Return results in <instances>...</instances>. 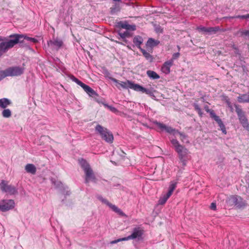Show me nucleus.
<instances>
[{"mask_svg": "<svg viewBox=\"0 0 249 249\" xmlns=\"http://www.w3.org/2000/svg\"><path fill=\"white\" fill-rule=\"evenodd\" d=\"M112 81L114 82L116 86L118 88H122L123 89H131L136 92H140L142 93L147 92V90L145 88L141 86L139 84H136L134 82L129 81L126 80L124 82H119L117 80L112 78Z\"/></svg>", "mask_w": 249, "mask_h": 249, "instance_id": "f257e3e1", "label": "nucleus"}, {"mask_svg": "<svg viewBox=\"0 0 249 249\" xmlns=\"http://www.w3.org/2000/svg\"><path fill=\"white\" fill-rule=\"evenodd\" d=\"M170 141L174 146L176 152L178 154L180 162L183 166L186 164V161L188 160L187 155L188 154V150L182 145L179 143L178 141L174 138H170Z\"/></svg>", "mask_w": 249, "mask_h": 249, "instance_id": "f03ea898", "label": "nucleus"}, {"mask_svg": "<svg viewBox=\"0 0 249 249\" xmlns=\"http://www.w3.org/2000/svg\"><path fill=\"white\" fill-rule=\"evenodd\" d=\"M23 36L18 34L10 36L11 39H5L0 43V53L6 52L9 49L13 48L18 44L21 37Z\"/></svg>", "mask_w": 249, "mask_h": 249, "instance_id": "7ed1b4c3", "label": "nucleus"}, {"mask_svg": "<svg viewBox=\"0 0 249 249\" xmlns=\"http://www.w3.org/2000/svg\"><path fill=\"white\" fill-rule=\"evenodd\" d=\"M78 161L80 166L84 171L86 183H89L90 182H96L95 176L88 162L83 159H79Z\"/></svg>", "mask_w": 249, "mask_h": 249, "instance_id": "20e7f679", "label": "nucleus"}, {"mask_svg": "<svg viewBox=\"0 0 249 249\" xmlns=\"http://www.w3.org/2000/svg\"><path fill=\"white\" fill-rule=\"evenodd\" d=\"M155 124L160 129L161 131H165L167 133H170V134L173 135L175 136V138L177 136H179L180 139L183 142L188 143L189 141L187 138V136L185 135L184 133L179 132L178 130H176L175 129L171 127L167 126L162 123L159 122H155Z\"/></svg>", "mask_w": 249, "mask_h": 249, "instance_id": "39448f33", "label": "nucleus"}, {"mask_svg": "<svg viewBox=\"0 0 249 249\" xmlns=\"http://www.w3.org/2000/svg\"><path fill=\"white\" fill-rule=\"evenodd\" d=\"M95 131L100 135L101 138L107 142L111 143L113 141V136L112 133L107 128L97 124L95 127Z\"/></svg>", "mask_w": 249, "mask_h": 249, "instance_id": "423d86ee", "label": "nucleus"}, {"mask_svg": "<svg viewBox=\"0 0 249 249\" xmlns=\"http://www.w3.org/2000/svg\"><path fill=\"white\" fill-rule=\"evenodd\" d=\"M234 106L240 123L244 128L249 132V123L245 112L237 105H234Z\"/></svg>", "mask_w": 249, "mask_h": 249, "instance_id": "0eeeda50", "label": "nucleus"}, {"mask_svg": "<svg viewBox=\"0 0 249 249\" xmlns=\"http://www.w3.org/2000/svg\"><path fill=\"white\" fill-rule=\"evenodd\" d=\"M142 234V231L139 228H135L131 235L128 236L126 237L120 238L117 240L112 241L110 243L111 244H114L122 241H127L130 239L139 238L141 237Z\"/></svg>", "mask_w": 249, "mask_h": 249, "instance_id": "6e6552de", "label": "nucleus"}, {"mask_svg": "<svg viewBox=\"0 0 249 249\" xmlns=\"http://www.w3.org/2000/svg\"><path fill=\"white\" fill-rule=\"evenodd\" d=\"M0 188L3 191L11 195L17 194V188L12 185H8L7 182L2 180L0 183Z\"/></svg>", "mask_w": 249, "mask_h": 249, "instance_id": "1a4fd4ad", "label": "nucleus"}, {"mask_svg": "<svg viewBox=\"0 0 249 249\" xmlns=\"http://www.w3.org/2000/svg\"><path fill=\"white\" fill-rule=\"evenodd\" d=\"M4 73V76H18L21 74L23 72V70L19 67H12L7 69L4 71H3Z\"/></svg>", "mask_w": 249, "mask_h": 249, "instance_id": "9d476101", "label": "nucleus"}, {"mask_svg": "<svg viewBox=\"0 0 249 249\" xmlns=\"http://www.w3.org/2000/svg\"><path fill=\"white\" fill-rule=\"evenodd\" d=\"M15 207V202L12 199H3L0 201V211L6 212Z\"/></svg>", "mask_w": 249, "mask_h": 249, "instance_id": "9b49d317", "label": "nucleus"}, {"mask_svg": "<svg viewBox=\"0 0 249 249\" xmlns=\"http://www.w3.org/2000/svg\"><path fill=\"white\" fill-rule=\"evenodd\" d=\"M70 78L73 82L76 83L77 85H79L84 91L87 93H95L94 90L89 86L85 84L81 81L79 80L77 78L73 75L70 76Z\"/></svg>", "mask_w": 249, "mask_h": 249, "instance_id": "f8f14e48", "label": "nucleus"}, {"mask_svg": "<svg viewBox=\"0 0 249 249\" xmlns=\"http://www.w3.org/2000/svg\"><path fill=\"white\" fill-rule=\"evenodd\" d=\"M63 44L62 40L57 37L53 38L52 40L48 42V46L52 49L56 50L59 49L63 46Z\"/></svg>", "mask_w": 249, "mask_h": 249, "instance_id": "ddd939ff", "label": "nucleus"}, {"mask_svg": "<svg viewBox=\"0 0 249 249\" xmlns=\"http://www.w3.org/2000/svg\"><path fill=\"white\" fill-rule=\"evenodd\" d=\"M211 118L216 122L220 128V130L224 134H226L227 133V131L225 125L219 117L217 116L214 112H212L211 113Z\"/></svg>", "mask_w": 249, "mask_h": 249, "instance_id": "4468645a", "label": "nucleus"}, {"mask_svg": "<svg viewBox=\"0 0 249 249\" xmlns=\"http://www.w3.org/2000/svg\"><path fill=\"white\" fill-rule=\"evenodd\" d=\"M199 31L203 32L208 34H212L215 33L218 30L217 27L206 28L203 26H199L197 28Z\"/></svg>", "mask_w": 249, "mask_h": 249, "instance_id": "2eb2a0df", "label": "nucleus"}, {"mask_svg": "<svg viewBox=\"0 0 249 249\" xmlns=\"http://www.w3.org/2000/svg\"><path fill=\"white\" fill-rule=\"evenodd\" d=\"M173 65V60H169L165 61L161 67L162 71L165 74L169 73L170 72V68Z\"/></svg>", "mask_w": 249, "mask_h": 249, "instance_id": "dca6fc26", "label": "nucleus"}, {"mask_svg": "<svg viewBox=\"0 0 249 249\" xmlns=\"http://www.w3.org/2000/svg\"><path fill=\"white\" fill-rule=\"evenodd\" d=\"M242 199L241 197L238 196H231L228 199L229 203L232 205H240V202H241Z\"/></svg>", "mask_w": 249, "mask_h": 249, "instance_id": "f3484780", "label": "nucleus"}, {"mask_svg": "<svg viewBox=\"0 0 249 249\" xmlns=\"http://www.w3.org/2000/svg\"><path fill=\"white\" fill-rule=\"evenodd\" d=\"M25 170L26 171L32 175H35L36 171V166L33 164L28 163L25 166Z\"/></svg>", "mask_w": 249, "mask_h": 249, "instance_id": "a211bd4d", "label": "nucleus"}, {"mask_svg": "<svg viewBox=\"0 0 249 249\" xmlns=\"http://www.w3.org/2000/svg\"><path fill=\"white\" fill-rule=\"evenodd\" d=\"M160 43V41L158 40H155L152 38H150L148 39L146 46L147 48H152L157 46Z\"/></svg>", "mask_w": 249, "mask_h": 249, "instance_id": "6ab92c4d", "label": "nucleus"}, {"mask_svg": "<svg viewBox=\"0 0 249 249\" xmlns=\"http://www.w3.org/2000/svg\"><path fill=\"white\" fill-rule=\"evenodd\" d=\"M143 38L140 36H136L133 38V43L140 49L141 48V45L143 42Z\"/></svg>", "mask_w": 249, "mask_h": 249, "instance_id": "aec40b11", "label": "nucleus"}, {"mask_svg": "<svg viewBox=\"0 0 249 249\" xmlns=\"http://www.w3.org/2000/svg\"><path fill=\"white\" fill-rule=\"evenodd\" d=\"M11 104V101L7 98H2L0 99V107L1 108L5 109Z\"/></svg>", "mask_w": 249, "mask_h": 249, "instance_id": "412c9836", "label": "nucleus"}, {"mask_svg": "<svg viewBox=\"0 0 249 249\" xmlns=\"http://www.w3.org/2000/svg\"><path fill=\"white\" fill-rule=\"evenodd\" d=\"M95 100L96 102H97L99 103H102L106 107L108 108L111 112L116 113V114L119 112L118 110L115 107H114L111 106H109L106 103H103L101 101H99V100L96 99V98H95Z\"/></svg>", "mask_w": 249, "mask_h": 249, "instance_id": "4be33fe9", "label": "nucleus"}, {"mask_svg": "<svg viewBox=\"0 0 249 249\" xmlns=\"http://www.w3.org/2000/svg\"><path fill=\"white\" fill-rule=\"evenodd\" d=\"M238 101L240 103H249V94H240L238 97Z\"/></svg>", "mask_w": 249, "mask_h": 249, "instance_id": "5701e85b", "label": "nucleus"}, {"mask_svg": "<svg viewBox=\"0 0 249 249\" xmlns=\"http://www.w3.org/2000/svg\"><path fill=\"white\" fill-rule=\"evenodd\" d=\"M148 76L152 79H158L160 78V76L154 71H147L146 72Z\"/></svg>", "mask_w": 249, "mask_h": 249, "instance_id": "b1692460", "label": "nucleus"}, {"mask_svg": "<svg viewBox=\"0 0 249 249\" xmlns=\"http://www.w3.org/2000/svg\"><path fill=\"white\" fill-rule=\"evenodd\" d=\"M1 115L3 118H9L12 116V112L8 108H5L1 112Z\"/></svg>", "mask_w": 249, "mask_h": 249, "instance_id": "393cba45", "label": "nucleus"}, {"mask_svg": "<svg viewBox=\"0 0 249 249\" xmlns=\"http://www.w3.org/2000/svg\"><path fill=\"white\" fill-rule=\"evenodd\" d=\"M170 196L171 195H169V194L167 193L166 194L163 195L159 200V204L160 205H163L165 204Z\"/></svg>", "mask_w": 249, "mask_h": 249, "instance_id": "a878e982", "label": "nucleus"}, {"mask_svg": "<svg viewBox=\"0 0 249 249\" xmlns=\"http://www.w3.org/2000/svg\"><path fill=\"white\" fill-rule=\"evenodd\" d=\"M140 50L142 53L143 56L145 57V58L149 61H152L153 60V57L152 55L148 52H147L145 50L140 48Z\"/></svg>", "mask_w": 249, "mask_h": 249, "instance_id": "bb28decb", "label": "nucleus"}, {"mask_svg": "<svg viewBox=\"0 0 249 249\" xmlns=\"http://www.w3.org/2000/svg\"><path fill=\"white\" fill-rule=\"evenodd\" d=\"M195 110L197 112L200 117L203 115V112L201 109L200 106H202L200 103H196L194 105Z\"/></svg>", "mask_w": 249, "mask_h": 249, "instance_id": "cd10ccee", "label": "nucleus"}, {"mask_svg": "<svg viewBox=\"0 0 249 249\" xmlns=\"http://www.w3.org/2000/svg\"><path fill=\"white\" fill-rule=\"evenodd\" d=\"M109 207L115 213H118L119 214L121 215H124V213L117 207H116L115 205L112 204L111 203L109 204Z\"/></svg>", "mask_w": 249, "mask_h": 249, "instance_id": "c85d7f7f", "label": "nucleus"}, {"mask_svg": "<svg viewBox=\"0 0 249 249\" xmlns=\"http://www.w3.org/2000/svg\"><path fill=\"white\" fill-rule=\"evenodd\" d=\"M109 207L115 213H118L119 214L121 215H124V213L117 207H116L115 205L112 204L111 203L109 204Z\"/></svg>", "mask_w": 249, "mask_h": 249, "instance_id": "c756f323", "label": "nucleus"}, {"mask_svg": "<svg viewBox=\"0 0 249 249\" xmlns=\"http://www.w3.org/2000/svg\"><path fill=\"white\" fill-rule=\"evenodd\" d=\"M109 207L115 213H118L119 214L121 215H124V213L117 207H116L115 205L112 204L111 203L109 204Z\"/></svg>", "mask_w": 249, "mask_h": 249, "instance_id": "7c9ffc66", "label": "nucleus"}, {"mask_svg": "<svg viewBox=\"0 0 249 249\" xmlns=\"http://www.w3.org/2000/svg\"><path fill=\"white\" fill-rule=\"evenodd\" d=\"M176 185H177L176 182H175V181L171 182L170 184L169 187V190L167 192V193L169 194V195H170L171 196L173 191H174V190L175 189V188L176 187Z\"/></svg>", "mask_w": 249, "mask_h": 249, "instance_id": "2f4dec72", "label": "nucleus"}, {"mask_svg": "<svg viewBox=\"0 0 249 249\" xmlns=\"http://www.w3.org/2000/svg\"><path fill=\"white\" fill-rule=\"evenodd\" d=\"M51 181H52V183L54 185V186H56V187H57V188H60L61 187H63L62 183L61 182H60V181H56L55 180V179L52 178L51 179ZM64 188L65 189H66V188L68 189V187L67 186L64 187Z\"/></svg>", "mask_w": 249, "mask_h": 249, "instance_id": "473e14b6", "label": "nucleus"}, {"mask_svg": "<svg viewBox=\"0 0 249 249\" xmlns=\"http://www.w3.org/2000/svg\"><path fill=\"white\" fill-rule=\"evenodd\" d=\"M119 35L121 36V37L122 38H124L125 37H129L130 36V34L127 31L124 32L123 33L120 32L119 33Z\"/></svg>", "mask_w": 249, "mask_h": 249, "instance_id": "72a5a7b5", "label": "nucleus"}, {"mask_svg": "<svg viewBox=\"0 0 249 249\" xmlns=\"http://www.w3.org/2000/svg\"><path fill=\"white\" fill-rule=\"evenodd\" d=\"M21 35L22 36V35ZM23 36L22 37H21L20 39L24 38V39L27 40L28 41H30L32 42H34V43H36L37 42V39L35 38L30 37L27 36H24V35H23Z\"/></svg>", "mask_w": 249, "mask_h": 249, "instance_id": "f704fd0d", "label": "nucleus"}, {"mask_svg": "<svg viewBox=\"0 0 249 249\" xmlns=\"http://www.w3.org/2000/svg\"><path fill=\"white\" fill-rule=\"evenodd\" d=\"M119 26L122 28L127 30L129 28V24L126 22H121L119 23Z\"/></svg>", "mask_w": 249, "mask_h": 249, "instance_id": "c9c22d12", "label": "nucleus"}, {"mask_svg": "<svg viewBox=\"0 0 249 249\" xmlns=\"http://www.w3.org/2000/svg\"><path fill=\"white\" fill-rule=\"evenodd\" d=\"M205 110L210 113V116H211V113L212 112H214L213 110L209 109V107L207 104H205L203 106Z\"/></svg>", "mask_w": 249, "mask_h": 249, "instance_id": "e433bc0d", "label": "nucleus"}, {"mask_svg": "<svg viewBox=\"0 0 249 249\" xmlns=\"http://www.w3.org/2000/svg\"><path fill=\"white\" fill-rule=\"evenodd\" d=\"M180 56V53H174L173 55L172 58L170 60H173V62L174 63V61L177 59H178Z\"/></svg>", "mask_w": 249, "mask_h": 249, "instance_id": "4c0bfd02", "label": "nucleus"}, {"mask_svg": "<svg viewBox=\"0 0 249 249\" xmlns=\"http://www.w3.org/2000/svg\"><path fill=\"white\" fill-rule=\"evenodd\" d=\"M226 102L227 105L228 106V107L231 109V111H232L233 108V107H232V104H231V103L228 100H226Z\"/></svg>", "mask_w": 249, "mask_h": 249, "instance_id": "58836bf2", "label": "nucleus"}, {"mask_svg": "<svg viewBox=\"0 0 249 249\" xmlns=\"http://www.w3.org/2000/svg\"><path fill=\"white\" fill-rule=\"evenodd\" d=\"M151 98L153 99H154L155 100H160V99H158L157 98V97H158V95H160V94H149Z\"/></svg>", "mask_w": 249, "mask_h": 249, "instance_id": "ea45409f", "label": "nucleus"}, {"mask_svg": "<svg viewBox=\"0 0 249 249\" xmlns=\"http://www.w3.org/2000/svg\"><path fill=\"white\" fill-rule=\"evenodd\" d=\"M242 35L249 36V30H243L241 32Z\"/></svg>", "mask_w": 249, "mask_h": 249, "instance_id": "a19ab883", "label": "nucleus"}, {"mask_svg": "<svg viewBox=\"0 0 249 249\" xmlns=\"http://www.w3.org/2000/svg\"><path fill=\"white\" fill-rule=\"evenodd\" d=\"M210 208L213 210H215L216 208V203L214 202L212 203L210 206Z\"/></svg>", "mask_w": 249, "mask_h": 249, "instance_id": "79ce46f5", "label": "nucleus"}, {"mask_svg": "<svg viewBox=\"0 0 249 249\" xmlns=\"http://www.w3.org/2000/svg\"><path fill=\"white\" fill-rule=\"evenodd\" d=\"M128 29L127 30H136V26L135 25H131L129 24Z\"/></svg>", "mask_w": 249, "mask_h": 249, "instance_id": "37998d69", "label": "nucleus"}, {"mask_svg": "<svg viewBox=\"0 0 249 249\" xmlns=\"http://www.w3.org/2000/svg\"><path fill=\"white\" fill-rule=\"evenodd\" d=\"M4 74L3 71H0V81L5 78Z\"/></svg>", "mask_w": 249, "mask_h": 249, "instance_id": "c03bdc74", "label": "nucleus"}, {"mask_svg": "<svg viewBox=\"0 0 249 249\" xmlns=\"http://www.w3.org/2000/svg\"><path fill=\"white\" fill-rule=\"evenodd\" d=\"M102 202H103L104 203H105L106 204H107V205H108V206H109V204H110L111 203L110 202H109L107 199H102Z\"/></svg>", "mask_w": 249, "mask_h": 249, "instance_id": "a18cd8bd", "label": "nucleus"}, {"mask_svg": "<svg viewBox=\"0 0 249 249\" xmlns=\"http://www.w3.org/2000/svg\"><path fill=\"white\" fill-rule=\"evenodd\" d=\"M236 18H247L246 15L239 16L237 17Z\"/></svg>", "mask_w": 249, "mask_h": 249, "instance_id": "49530a36", "label": "nucleus"}, {"mask_svg": "<svg viewBox=\"0 0 249 249\" xmlns=\"http://www.w3.org/2000/svg\"><path fill=\"white\" fill-rule=\"evenodd\" d=\"M5 39V38H3L2 37H1V36H0V41H4V40Z\"/></svg>", "mask_w": 249, "mask_h": 249, "instance_id": "de8ad7c7", "label": "nucleus"}, {"mask_svg": "<svg viewBox=\"0 0 249 249\" xmlns=\"http://www.w3.org/2000/svg\"><path fill=\"white\" fill-rule=\"evenodd\" d=\"M246 18H249V14H247V15H246Z\"/></svg>", "mask_w": 249, "mask_h": 249, "instance_id": "09e8293b", "label": "nucleus"}, {"mask_svg": "<svg viewBox=\"0 0 249 249\" xmlns=\"http://www.w3.org/2000/svg\"><path fill=\"white\" fill-rule=\"evenodd\" d=\"M200 102H204V98H202L200 100Z\"/></svg>", "mask_w": 249, "mask_h": 249, "instance_id": "8fccbe9b", "label": "nucleus"}, {"mask_svg": "<svg viewBox=\"0 0 249 249\" xmlns=\"http://www.w3.org/2000/svg\"><path fill=\"white\" fill-rule=\"evenodd\" d=\"M69 194H70L69 192V191H67V193H66V195H69Z\"/></svg>", "mask_w": 249, "mask_h": 249, "instance_id": "3c124183", "label": "nucleus"}, {"mask_svg": "<svg viewBox=\"0 0 249 249\" xmlns=\"http://www.w3.org/2000/svg\"><path fill=\"white\" fill-rule=\"evenodd\" d=\"M156 31H157V32H159V29H157V30H156Z\"/></svg>", "mask_w": 249, "mask_h": 249, "instance_id": "603ef678", "label": "nucleus"}, {"mask_svg": "<svg viewBox=\"0 0 249 249\" xmlns=\"http://www.w3.org/2000/svg\"><path fill=\"white\" fill-rule=\"evenodd\" d=\"M156 31H157V32H159V29H157V30H156Z\"/></svg>", "mask_w": 249, "mask_h": 249, "instance_id": "864d4df0", "label": "nucleus"}, {"mask_svg": "<svg viewBox=\"0 0 249 249\" xmlns=\"http://www.w3.org/2000/svg\"><path fill=\"white\" fill-rule=\"evenodd\" d=\"M178 50H180V47L179 46H178Z\"/></svg>", "mask_w": 249, "mask_h": 249, "instance_id": "5fc2aeb1", "label": "nucleus"}, {"mask_svg": "<svg viewBox=\"0 0 249 249\" xmlns=\"http://www.w3.org/2000/svg\"><path fill=\"white\" fill-rule=\"evenodd\" d=\"M89 95H90V96L91 97L93 98V96H91L90 94H89Z\"/></svg>", "mask_w": 249, "mask_h": 249, "instance_id": "6e6d98bb", "label": "nucleus"}, {"mask_svg": "<svg viewBox=\"0 0 249 249\" xmlns=\"http://www.w3.org/2000/svg\"><path fill=\"white\" fill-rule=\"evenodd\" d=\"M94 95H96V96L98 95V94H94Z\"/></svg>", "mask_w": 249, "mask_h": 249, "instance_id": "4d7b16f0", "label": "nucleus"}]
</instances>
